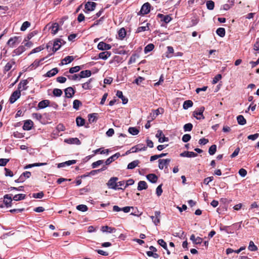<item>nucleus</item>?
Segmentation results:
<instances>
[{
	"label": "nucleus",
	"instance_id": "obj_16",
	"mask_svg": "<svg viewBox=\"0 0 259 259\" xmlns=\"http://www.w3.org/2000/svg\"><path fill=\"white\" fill-rule=\"evenodd\" d=\"M28 81L27 79L21 80L18 84V90L20 91L26 90L27 89V84Z\"/></svg>",
	"mask_w": 259,
	"mask_h": 259
},
{
	"label": "nucleus",
	"instance_id": "obj_29",
	"mask_svg": "<svg viewBox=\"0 0 259 259\" xmlns=\"http://www.w3.org/2000/svg\"><path fill=\"white\" fill-rule=\"evenodd\" d=\"M61 47V39H56L53 44V51L54 52H56Z\"/></svg>",
	"mask_w": 259,
	"mask_h": 259
},
{
	"label": "nucleus",
	"instance_id": "obj_22",
	"mask_svg": "<svg viewBox=\"0 0 259 259\" xmlns=\"http://www.w3.org/2000/svg\"><path fill=\"white\" fill-rule=\"evenodd\" d=\"M111 55V52L105 51L100 53L99 54V58L103 60L107 59Z\"/></svg>",
	"mask_w": 259,
	"mask_h": 259
},
{
	"label": "nucleus",
	"instance_id": "obj_62",
	"mask_svg": "<svg viewBox=\"0 0 259 259\" xmlns=\"http://www.w3.org/2000/svg\"><path fill=\"white\" fill-rule=\"evenodd\" d=\"M229 229H230V227L229 226H221L220 227V230L221 231H225L226 233H227L228 234L232 233V232L230 230H229Z\"/></svg>",
	"mask_w": 259,
	"mask_h": 259
},
{
	"label": "nucleus",
	"instance_id": "obj_52",
	"mask_svg": "<svg viewBox=\"0 0 259 259\" xmlns=\"http://www.w3.org/2000/svg\"><path fill=\"white\" fill-rule=\"evenodd\" d=\"M62 91L61 89H54L53 91V94L54 96L60 97L62 95Z\"/></svg>",
	"mask_w": 259,
	"mask_h": 259
},
{
	"label": "nucleus",
	"instance_id": "obj_9",
	"mask_svg": "<svg viewBox=\"0 0 259 259\" xmlns=\"http://www.w3.org/2000/svg\"><path fill=\"white\" fill-rule=\"evenodd\" d=\"M12 196V194H6L4 197V203L7 207H9L12 206V202L13 200Z\"/></svg>",
	"mask_w": 259,
	"mask_h": 259
},
{
	"label": "nucleus",
	"instance_id": "obj_6",
	"mask_svg": "<svg viewBox=\"0 0 259 259\" xmlns=\"http://www.w3.org/2000/svg\"><path fill=\"white\" fill-rule=\"evenodd\" d=\"M21 96V92L19 90L14 91L10 96L9 102L11 104L14 103Z\"/></svg>",
	"mask_w": 259,
	"mask_h": 259
},
{
	"label": "nucleus",
	"instance_id": "obj_53",
	"mask_svg": "<svg viewBox=\"0 0 259 259\" xmlns=\"http://www.w3.org/2000/svg\"><path fill=\"white\" fill-rule=\"evenodd\" d=\"M138 55L135 54H133L131 57H130V59L128 62V64H131L132 63H135L136 59L137 58H138Z\"/></svg>",
	"mask_w": 259,
	"mask_h": 259
},
{
	"label": "nucleus",
	"instance_id": "obj_2",
	"mask_svg": "<svg viewBox=\"0 0 259 259\" xmlns=\"http://www.w3.org/2000/svg\"><path fill=\"white\" fill-rule=\"evenodd\" d=\"M204 109L205 108L203 106L196 109L193 112V116L198 120L204 119V116L203 114Z\"/></svg>",
	"mask_w": 259,
	"mask_h": 259
},
{
	"label": "nucleus",
	"instance_id": "obj_13",
	"mask_svg": "<svg viewBox=\"0 0 259 259\" xmlns=\"http://www.w3.org/2000/svg\"><path fill=\"white\" fill-rule=\"evenodd\" d=\"M65 95L66 98H71L75 94V91L72 87H68L64 90Z\"/></svg>",
	"mask_w": 259,
	"mask_h": 259
},
{
	"label": "nucleus",
	"instance_id": "obj_50",
	"mask_svg": "<svg viewBox=\"0 0 259 259\" xmlns=\"http://www.w3.org/2000/svg\"><path fill=\"white\" fill-rule=\"evenodd\" d=\"M217 151V146L215 145H211L209 149L208 153L210 155H213L215 154Z\"/></svg>",
	"mask_w": 259,
	"mask_h": 259
},
{
	"label": "nucleus",
	"instance_id": "obj_37",
	"mask_svg": "<svg viewBox=\"0 0 259 259\" xmlns=\"http://www.w3.org/2000/svg\"><path fill=\"white\" fill-rule=\"evenodd\" d=\"M174 52V49L171 46H168L167 47V52L166 57L168 58H171L172 57V54Z\"/></svg>",
	"mask_w": 259,
	"mask_h": 259
},
{
	"label": "nucleus",
	"instance_id": "obj_49",
	"mask_svg": "<svg viewBox=\"0 0 259 259\" xmlns=\"http://www.w3.org/2000/svg\"><path fill=\"white\" fill-rule=\"evenodd\" d=\"M206 5L207 8L209 10H212L214 9V3L211 0L207 1L206 2Z\"/></svg>",
	"mask_w": 259,
	"mask_h": 259
},
{
	"label": "nucleus",
	"instance_id": "obj_11",
	"mask_svg": "<svg viewBox=\"0 0 259 259\" xmlns=\"http://www.w3.org/2000/svg\"><path fill=\"white\" fill-rule=\"evenodd\" d=\"M97 4L93 2H88L85 5V9L87 11H92L95 9Z\"/></svg>",
	"mask_w": 259,
	"mask_h": 259
},
{
	"label": "nucleus",
	"instance_id": "obj_59",
	"mask_svg": "<svg viewBox=\"0 0 259 259\" xmlns=\"http://www.w3.org/2000/svg\"><path fill=\"white\" fill-rule=\"evenodd\" d=\"M159 245L161 246L164 249L167 250V244L164 241V240L160 239H159L157 241Z\"/></svg>",
	"mask_w": 259,
	"mask_h": 259
},
{
	"label": "nucleus",
	"instance_id": "obj_38",
	"mask_svg": "<svg viewBox=\"0 0 259 259\" xmlns=\"http://www.w3.org/2000/svg\"><path fill=\"white\" fill-rule=\"evenodd\" d=\"M76 125L78 126H83L85 123V120L82 117L78 116L76 118Z\"/></svg>",
	"mask_w": 259,
	"mask_h": 259
},
{
	"label": "nucleus",
	"instance_id": "obj_56",
	"mask_svg": "<svg viewBox=\"0 0 259 259\" xmlns=\"http://www.w3.org/2000/svg\"><path fill=\"white\" fill-rule=\"evenodd\" d=\"M81 69V67L79 66H76L71 67L69 69V72L70 73H74L78 72Z\"/></svg>",
	"mask_w": 259,
	"mask_h": 259
},
{
	"label": "nucleus",
	"instance_id": "obj_57",
	"mask_svg": "<svg viewBox=\"0 0 259 259\" xmlns=\"http://www.w3.org/2000/svg\"><path fill=\"white\" fill-rule=\"evenodd\" d=\"M164 110L162 108H158L157 109L153 110L154 118H156L159 114L163 113Z\"/></svg>",
	"mask_w": 259,
	"mask_h": 259
},
{
	"label": "nucleus",
	"instance_id": "obj_27",
	"mask_svg": "<svg viewBox=\"0 0 259 259\" xmlns=\"http://www.w3.org/2000/svg\"><path fill=\"white\" fill-rule=\"evenodd\" d=\"M50 101L48 100H44L39 102L38 107L39 109H44L49 105Z\"/></svg>",
	"mask_w": 259,
	"mask_h": 259
},
{
	"label": "nucleus",
	"instance_id": "obj_43",
	"mask_svg": "<svg viewBox=\"0 0 259 259\" xmlns=\"http://www.w3.org/2000/svg\"><path fill=\"white\" fill-rule=\"evenodd\" d=\"M154 48V45L152 44H149L147 45L144 48V53L145 54H147L148 53L151 52Z\"/></svg>",
	"mask_w": 259,
	"mask_h": 259
},
{
	"label": "nucleus",
	"instance_id": "obj_1",
	"mask_svg": "<svg viewBox=\"0 0 259 259\" xmlns=\"http://www.w3.org/2000/svg\"><path fill=\"white\" fill-rule=\"evenodd\" d=\"M118 180L117 177H112L107 183V185L109 188L112 189L114 190H119L122 189V188L117 187V180Z\"/></svg>",
	"mask_w": 259,
	"mask_h": 259
},
{
	"label": "nucleus",
	"instance_id": "obj_17",
	"mask_svg": "<svg viewBox=\"0 0 259 259\" xmlns=\"http://www.w3.org/2000/svg\"><path fill=\"white\" fill-rule=\"evenodd\" d=\"M180 156L183 157H195L197 154L191 151H184L180 154Z\"/></svg>",
	"mask_w": 259,
	"mask_h": 259
},
{
	"label": "nucleus",
	"instance_id": "obj_63",
	"mask_svg": "<svg viewBox=\"0 0 259 259\" xmlns=\"http://www.w3.org/2000/svg\"><path fill=\"white\" fill-rule=\"evenodd\" d=\"M191 136L189 134H185L182 137L183 142L186 143L189 141L191 139Z\"/></svg>",
	"mask_w": 259,
	"mask_h": 259
},
{
	"label": "nucleus",
	"instance_id": "obj_24",
	"mask_svg": "<svg viewBox=\"0 0 259 259\" xmlns=\"http://www.w3.org/2000/svg\"><path fill=\"white\" fill-rule=\"evenodd\" d=\"M147 187H148V186L145 181H140L138 183V186L137 189L139 191H142L143 190L146 189L147 188Z\"/></svg>",
	"mask_w": 259,
	"mask_h": 259
},
{
	"label": "nucleus",
	"instance_id": "obj_33",
	"mask_svg": "<svg viewBox=\"0 0 259 259\" xmlns=\"http://www.w3.org/2000/svg\"><path fill=\"white\" fill-rule=\"evenodd\" d=\"M15 64V62L13 60H12L9 62H8L4 67V71L8 72L11 69L12 66Z\"/></svg>",
	"mask_w": 259,
	"mask_h": 259
},
{
	"label": "nucleus",
	"instance_id": "obj_51",
	"mask_svg": "<svg viewBox=\"0 0 259 259\" xmlns=\"http://www.w3.org/2000/svg\"><path fill=\"white\" fill-rule=\"evenodd\" d=\"M76 209L79 211L84 212L88 210V206L84 204H80L76 206Z\"/></svg>",
	"mask_w": 259,
	"mask_h": 259
},
{
	"label": "nucleus",
	"instance_id": "obj_45",
	"mask_svg": "<svg viewBox=\"0 0 259 259\" xmlns=\"http://www.w3.org/2000/svg\"><path fill=\"white\" fill-rule=\"evenodd\" d=\"M25 198V195L23 194H19L15 195L12 199L15 201H19L23 199H24Z\"/></svg>",
	"mask_w": 259,
	"mask_h": 259
},
{
	"label": "nucleus",
	"instance_id": "obj_5",
	"mask_svg": "<svg viewBox=\"0 0 259 259\" xmlns=\"http://www.w3.org/2000/svg\"><path fill=\"white\" fill-rule=\"evenodd\" d=\"M151 5L149 3L144 4L139 12V14L144 15L148 14L150 12Z\"/></svg>",
	"mask_w": 259,
	"mask_h": 259
},
{
	"label": "nucleus",
	"instance_id": "obj_32",
	"mask_svg": "<svg viewBox=\"0 0 259 259\" xmlns=\"http://www.w3.org/2000/svg\"><path fill=\"white\" fill-rule=\"evenodd\" d=\"M59 27V24L57 23H54L52 24L50 29H51V32L53 34H56L58 32Z\"/></svg>",
	"mask_w": 259,
	"mask_h": 259
},
{
	"label": "nucleus",
	"instance_id": "obj_14",
	"mask_svg": "<svg viewBox=\"0 0 259 259\" xmlns=\"http://www.w3.org/2000/svg\"><path fill=\"white\" fill-rule=\"evenodd\" d=\"M120 156V154L119 152L115 153L106 159L105 162V164L106 165H109L111 162L114 161L115 159H117Z\"/></svg>",
	"mask_w": 259,
	"mask_h": 259
},
{
	"label": "nucleus",
	"instance_id": "obj_12",
	"mask_svg": "<svg viewBox=\"0 0 259 259\" xmlns=\"http://www.w3.org/2000/svg\"><path fill=\"white\" fill-rule=\"evenodd\" d=\"M33 126V122L31 120H26L24 121V125L23 126V129L25 131H29L31 130Z\"/></svg>",
	"mask_w": 259,
	"mask_h": 259
},
{
	"label": "nucleus",
	"instance_id": "obj_18",
	"mask_svg": "<svg viewBox=\"0 0 259 259\" xmlns=\"http://www.w3.org/2000/svg\"><path fill=\"white\" fill-rule=\"evenodd\" d=\"M64 142L68 144H74L76 145H80L81 142L80 140L77 138H71L69 139H65Z\"/></svg>",
	"mask_w": 259,
	"mask_h": 259
},
{
	"label": "nucleus",
	"instance_id": "obj_55",
	"mask_svg": "<svg viewBox=\"0 0 259 259\" xmlns=\"http://www.w3.org/2000/svg\"><path fill=\"white\" fill-rule=\"evenodd\" d=\"M183 128L185 132H190L193 128V125L191 123H186L184 125Z\"/></svg>",
	"mask_w": 259,
	"mask_h": 259
},
{
	"label": "nucleus",
	"instance_id": "obj_48",
	"mask_svg": "<svg viewBox=\"0 0 259 259\" xmlns=\"http://www.w3.org/2000/svg\"><path fill=\"white\" fill-rule=\"evenodd\" d=\"M248 249L251 251H254L257 250V246L254 244V242L252 241H250L249 242V246L248 247Z\"/></svg>",
	"mask_w": 259,
	"mask_h": 259
},
{
	"label": "nucleus",
	"instance_id": "obj_30",
	"mask_svg": "<svg viewBox=\"0 0 259 259\" xmlns=\"http://www.w3.org/2000/svg\"><path fill=\"white\" fill-rule=\"evenodd\" d=\"M74 59V57L72 56H67L62 60L61 64L63 65L70 63L73 61Z\"/></svg>",
	"mask_w": 259,
	"mask_h": 259
},
{
	"label": "nucleus",
	"instance_id": "obj_41",
	"mask_svg": "<svg viewBox=\"0 0 259 259\" xmlns=\"http://www.w3.org/2000/svg\"><path fill=\"white\" fill-rule=\"evenodd\" d=\"M128 132L132 135H137L139 134V131L137 127H130L128 129Z\"/></svg>",
	"mask_w": 259,
	"mask_h": 259
},
{
	"label": "nucleus",
	"instance_id": "obj_40",
	"mask_svg": "<svg viewBox=\"0 0 259 259\" xmlns=\"http://www.w3.org/2000/svg\"><path fill=\"white\" fill-rule=\"evenodd\" d=\"M118 36L121 39H123L126 36V30L124 28H121L118 31Z\"/></svg>",
	"mask_w": 259,
	"mask_h": 259
},
{
	"label": "nucleus",
	"instance_id": "obj_7",
	"mask_svg": "<svg viewBox=\"0 0 259 259\" xmlns=\"http://www.w3.org/2000/svg\"><path fill=\"white\" fill-rule=\"evenodd\" d=\"M170 162V159H161L158 160V167L160 169H163L165 167L166 168H167L168 165Z\"/></svg>",
	"mask_w": 259,
	"mask_h": 259
},
{
	"label": "nucleus",
	"instance_id": "obj_28",
	"mask_svg": "<svg viewBox=\"0 0 259 259\" xmlns=\"http://www.w3.org/2000/svg\"><path fill=\"white\" fill-rule=\"evenodd\" d=\"M25 51V48L24 46H20L18 48L14 50L13 54H14L15 55H20Z\"/></svg>",
	"mask_w": 259,
	"mask_h": 259
},
{
	"label": "nucleus",
	"instance_id": "obj_36",
	"mask_svg": "<svg viewBox=\"0 0 259 259\" xmlns=\"http://www.w3.org/2000/svg\"><path fill=\"white\" fill-rule=\"evenodd\" d=\"M193 105V102L191 100H186L184 101L183 107L184 109H188L189 108L191 107Z\"/></svg>",
	"mask_w": 259,
	"mask_h": 259
},
{
	"label": "nucleus",
	"instance_id": "obj_60",
	"mask_svg": "<svg viewBox=\"0 0 259 259\" xmlns=\"http://www.w3.org/2000/svg\"><path fill=\"white\" fill-rule=\"evenodd\" d=\"M222 78V75L220 74H217L212 81V84H216Z\"/></svg>",
	"mask_w": 259,
	"mask_h": 259
},
{
	"label": "nucleus",
	"instance_id": "obj_10",
	"mask_svg": "<svg viewBox=\"0 0 259 259\" xmlns=\"http://www.w3.org/2000/svg\"><path fill=\"white\" fill-rule=\"evenodd\" d=\"M155 215L151 216L150 218L152 219L153 222L155 225H157L158 223L160 222V211H156L154 212Z\"/></svg>",
	"mask_w": 259,
	"mask_h": 259
},
{
	"label": "nucleus",
	"instance_id": "obj_39",
	"mask_svg": "<svg viewBox=\"0 0 259 259\" xmlns=\"http://www.w3.org/2000/svg\"><path fill=\"white\" fill-rule=\"evenodd\" d=\"M93 152L95 154L100 153L101 154H108L109 151L108 149H103V148H100L94 150Z\"/></svg>",
	"mask_w": 259,
	"mask_h": 259
},
{
	"label": "nucleus",
	"instance_id": "obj_44",
	"mask_svg": "<svg viewBox=\"0 0 259 259\" xmlns=\"http://www.w3.org/2000/svg\"><path fill=\"white\" fill-rule=\"evenodd\" d=\"M150 25L149 23H147L146 26H140L137 29L136 32L139 33L142 31H145L149 30V25Z\"/></svg>",
	"mask_w": 259,
	"mask_h": 259
},
{
	"label": "nucleus",
	"instance_id": "obj_20",
	"mask_svg": "<svg viewBox=\"0 0 259 259\" xmlns=\"http://www.w3.org/2000/svg\"><path fill=\"white\" fill-rule=\"evenodd\" d=\"M101 230L103 233L106 232L111 233L115 232L116 229L115 228L108 227V226H104L101 227Z\"/></svg>",
	"mask_w": 259,
	"mask_h": 259
},
{
	"label": "nucleus",
	"instance_id": "obj_21",
	"mask_svg": "<svg viewBox=\"0 0 259 259\" xmlns=\"http://www.w3.org/2000/svg\"><path fill=\"white\" fill-rule=\"evenodd\" d=\"M147 179L152 183H155L158 180L157 176L154 174H148L146 176Z\"/></svg>",
	"mask_w": 259,
	"mask_h": 259
},
{
	"label": "nucleus",
	"instance_id": "obj_35",
	"mask_svg": "<svg viewBox=\"0 0 259 259\" xmlns=\"http://www.w3.org/2000/svg\"><path fill=\"white\" fill-rule=\"evenodd\" d=\"M238 123L240 125H244L246 123V119L243 115H240L237 117Z\"/></svg>",
	"mask_w": 259,
	"mask_h": 259
},
{
	"label": "nucleus",
	"instance_id": "obj_26",
	"mask_svg": "<svg viewBox=\"0 0 259 259\" xmlns=\"http://www.w3.org/2000/svg\"><path fill=\"white\" fill-rule=\"evenodd\" d=\"M116 95L122 100L123 104H125L128 102V99L123 96L122 92L120 91H117Z\"/></svg>",
	"mask_w": 259,
	"mask_h": 259
},
{
	"label": "nucleus",
	"instance_id": "obj_3",
	"mask_svg": "<svg viewBox=\"0 0 259 259\" xmlns=\"http://www.w3.org/2000/svg\"><path fill=\"white\" fill-rule=\"evenodd\" d=\"M147 149V146H145L143 144H138L131 148L130 151L126 152V154L129 152H137L142 151H145Z\"/></svg>",
	"mask_w": 259,
	"mask_h": 259
},
{
	"label": "nucleus",
	"instance_id": "obj_46",
	"mask_svg": "<svg viewBox=\"0 0 259 259\" xmlns=\"http://www.w3.org/2000/svg\"><path fill=\"white\" fill-rule=\"evenodd\" d=\"M216 33L219 36L224 37L225 35V29L224 28L220 27L217 29Z\"/></svg>",
	"mask_w": 259,
	"mask_h": 259
},
{
	"label": "nucleus",
	"instance_id": "obj_31",
	"mask_svg": "<svg viewBox=\"0 0 259 259\" xmlns=\"http://www.w3.org/2000/svg\"><path fill=\"white\" fill-rule=\"evenodd\" d=\"M140 163V161L138 160H134L131 162H130L127 166V168L128 169H133L135 168L136 166H138V164Z\"/></svg>",
	"mask_w": 259,
	"mask_h": 259
},
{
	"label": "nucleus",
	"instance_id": "obj_25",
	"mask_svg": "<svg viewBox=\"0 0 259 259\" xmlns=\"http://www.w3.org/2000/svg\"><path fill=\"white\" fill-rule=\"evenodd\" d=\"M98 114L94 113L88 115L89 121L90 123L96 122L98 119Z\"/></svg>",
	"mask_w": 259,
	"mask_h": 259
},
{
	"label": "nucleus",
	"instance_id": "obj_19",
	"mask_svg": "<svg viewBox=\"0 0 259 259\" xmlns=\"http://www.w3.org/2000/svg\"><path fill=\"white\" fill-rule=\"evenodd\" d=\"M92 75L91 71L89 70H85L81 71L79 74H78L79 79L85 78V77H88L91 76Z\"/></svg>",
	"mask_w": 259,
	"mask_h": 259
},
{
	"label": "nucleus",
	"instance_id": "obj_8",
	"mask_svg": "<svg viewBox=\"0 0 259 259\" xmlns=\"http://www.w3.org/2000/svg\"><path fill=\"white\" fill-rule=\"evenodd\" d=\"M97 48L100 50L107 51L111 49V46L103 41H101L98 44Z\"/></svg>",
	"mask_w": 259,
	"mask_h": 259
},
{
	"label": "nucleus",
	"instance_id": "obj_4",
	"mask_svg": "<svg viewBox=\"0 0 259 259\" xmlns=\"http://www.w3.org/2000/svg\"><path fill=\"white\" fill-rule=\"evenodd\" d=\"M21 41V38L19 36H14L11 37L7 42V45L11 48H13L15 45L18 44Z\"/></svg>",
	"mask_w": 259,
	"mask_h": 259
},
{
	"label": "nucleus",
	"instance_id": "obj_58",
	"mask_svg": "<svg viewBox=\"0 0 259 259\" xmlns=\"http://www.w3.org/2000/svg\"><path fill=\"white\" fill-rule=\"evenodd\" d=\"M104 163V161L103 160H99L96 162H93L92 164V167L93 168H95L99 166V165L102 164Z\"/></svg>",
	"mask_w": 259,
	"mask_h": 259
},
{
	"label": "nucleus",
	"instance_id": "obj_23",
	"mask_svg": "<svg viewBox=\"0 0 259 259\" xmlns=\"http://www.w3.org/2000/svg\"><path fill=\"white\" fill-rule=\"evenodd\" d=\"M58 72L59 69L57 68H54L47 72L46 76L48 77H53L58 73Z\"/></svg>",
	"mask_w": 259,
	"mask_h": 259
},
{
	"label": "nucleus",
	"instance_id": "obj_54",
	"mask_svg": "<svg viewBox=\"0 0 259 259\" xmlns=\"http://www.w3.org/2000/svg\"><path fill=\"white\" fill-rule=\"evenodd\" d=\"M30 26V23L28 21H25L22 24L20 30L24 31L27 29Z\"/></svg>",
	"mask_w": 259,
	"mask_h": 259
},
{
	"label": "nucleus",
	"instance_id": "obj_15",
	"mask_svg": "<svg viewBox=\"0 0 259 259\" xmlns=\"http://www.w3.org/2000/svg\"><path fill=\"white\" fill-rule=\"evenodd\" d=\"M157 17L161 19V21L164 22L165 23L167 24L171 20V18L169 15H164L162 14H158L157 15Z\"/></svg>",
	"mask_w": 259,
	"mask_h": 259
},
{
	"label": "nucleus",
	"instance_id": "obj_64",
	"mask_svg": "<svg viewBox=\"0 0 259 259\" xmlns=\"http://www.w3.org/2000/svg\"><path fill=\"white\" fill-rule=\"evenodd\" d=\"M9 161V159L1 158L0 159V166H5Z\"/></svg>",
	"mask_w": 259,
	"mask_h": 259
},
{
	"label": "nucleus",
	"instance_id": "obj_42",
	"mask_svg": "<svg viewBox=\"0 0 259 259\" xmlns=\"http://www.w3.org/2000/svg\"><path fill=\"white\" fill-rule=\"evenodd\" d=\"M93 79L90 78L88 81L82 84V88L84 90H90L92 88V86L90 85L91 81Z\"/></svg>",
	"mask_w": 259,
	"mask_h": 259
},
{
	"label": "nucleus",
	"instance_id": "obj_47",
	"mask_svg": "<svg viewBox=\"0 0 259 259\" xmlns=\"http://www.w3.org/2000/svg\"><path fill=\"white\" fill-rule=\"evenodd\" d=\"M82 105L81 102L78 100H75L73 103V108L76 110L79 109V106Z\"/></svg>",
	"mask_w": 259,
	"mask_h": 259
},
{
	"label": "nucleus",
	"instance_id": "obj_61",
	"mask_svg": "<svg viewBox=\"0 0 259 259\" xmlns=\"http://www.w3.org/2000/svg\"><path fill=\"white\" fill-rule=\"evenodd\" d=\"M44 196L43 192H40L37 193H33L32 197L34 198H42Z\"/></svg>",
	"mask_w": 259,
	"mask_h": 259
},
{
	"label": "nucleus",
	"instance_id": "obj_34",
	"mask_svg": "<svg viewBox=\"0 0 259 259\" xmlns=\"http://www.w3.org/2000/svg\"><path fill=\"white\" fill-rule=\"evenodd\" d=\"M52 54H49L45 58H43L40 60H35L33 63L31 64V66H34L35 68L36 67H37L38 66H39L40 63L45 60V59L46 58H47L48 57H50L51 55H52Z\"/></svg>",
	"mask_w": 259,
	"mask_h": 259
}]
</instances>
